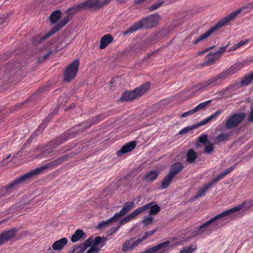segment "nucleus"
<instances>
[{
  "label": "nucleus",
  "mask_w": 253,
  "mask_h": 253,
  "mask_svg": "<svg viewBox=\"0 0 253 253\" xmlns=\"http://www.w3.org/2000/svg\"><path fill=\"white\" fill-rule=\"evenodd\" d=\"M253 206V199L245 201L233 208L222 212L215 215L209 220L201 225L204 234H210L212 231L215 230L219 224L224 220L228 218L235 219L239 214V211L242 209H248Z\"/></svg>",
  "instance_id": "obj_1"
},
{
  "label": "nucleus",
  "mask_w": 253,
  "mask_h": 253,
  "mask_svg": "<svg viewBox=\"0 0 253 253\" xmlns=\"http://www.w3.org/2000/svg\"><path fill=\"white\" fill-rule=\"evenodd\" d=\"M242 67L243 65L241 63L235 64L229 69L223 71L220 74L207 80L199 85L194 86L192 88V90L193 91L203 90L207 87H211L219 84L228 77L237 72Z\"/></svg>",
  "instance_id": "obj_2"
},
{
  "label": "nucleus",
  "mask_w": 253,
  "mask_h": 253,
  "mask_svg": "<svg viewBox=\"0 0 253 253\" xmlns=\"http://www.w3.org/2000/svg\"><path fill=\"white\" fill-rule=\"evenodd\" d=\"M247 7L243 6L240 8H239L235 11H234L227 16H226L222 20H220L219 22H218L215 25H214L213 27L210 28L208 31L205 32L204 34L201 35L199 37H198L196 40H193L191 42L195 45L197 43L201 42L202 41L207 39L209 37H210L214 31L219 29L222 27L227 24L230 21L233 19L237 15H238L243 10Z\"/></svg>",
  "instance_id": "obj_3"
},
{
  "label": "nucleus",
  "mask_w": 253,
  "mask_h": 253,
  "mask_svg": "<svg viewBox=\"0 0 253 253\" xmlns=\"http://www.w3.org/2000/svg\"><path fill=\"white\" fill-rule=\"evenodd\" d=\"M160 16L158 13H154L147 17L143 18L131 25L127 30L124 31L123 34L126 36L129 33L135 32L142 28H153L157 25Z\"/></svg>",
  "instance_id": "obj_4"
},
{
  "label": "nucleus",
  "mask_w": 253,
  "mask_h": 253,
  "mask_svg": "<svg viewBox=\"0 0 253 253\" xmlns=\"http://www.w3.org/2000/svg\"><path fill=\"white\" fill-rule=\"evenodd\" d=\"M48 168L47 166H44L39 168H37L35 169L27 172L20 176L14 181L12 182L8 186L6 187L2 188L0 192V197L4 195H7L10 193L12 189L17 184L22 182L35 175H38L42 173L45 169Z\"/></svg>",
  "instance_id": "obj_5"
},
{
  "label": "nucleus",
  "mask_w": 253,
  "mask_h": 253,
  "mask_svg": "<svg viewBox=\"0 0 253 253\" xmlns=\"http://www.w3.org/2000/svg\"><path fill=\"white\" fill-rule=\"evenodd\" d=\"M149 84L146 83L130 92H125L121 98L122 101H129L142 96L148 89Z\"/></svg>",
  "instance_id": "obj_6"
},
{
  "label": "nucleus",
  "mask_w": 253,
  "mask_h": 253,
  "mask_svg": "<svg viewBox=\"0 0 253 253\" xmlns=\"http://www.w3.org/2000/svg\"><path fill=\"white\" fill-rule=\"evenodd\" d=\"M105 239L100 237H96L94 239L92 237H89L84 243L85 247L91 246L86 253H94L98 252L104 245Z\"/></svg>",
  "instance_id": "obj_7"
},
{
  "label": "nucleus",
  "mask_w": 253,
  "mask_h": 253,
  "mask_svg": "<svg viewBox=\"0 0 253 253\" xmlns=\"http://www.w3.org/2000/svg\"><path fill=\"white\" fill-rule=\"evenodd\" d=\"M80 61L78 59L74 60L67 66L64 73V80L70 82L74 79L78 72Z\"/></svg>",
  "instance_id": "obj_8"
},
{
  "label": "nucleus",
  "mask_w": 253,
  "mask_h": 253,
  "mask_svg": "<svg viewBox=\"0 0 253 253\" xmlns=\"http://www.w3.org/2000/svg\"><path fill=\"white\" fill-rule=\"evenodd\" d=\"M169 241H166L147 250L148 253H167L171 249Z\"/></svg>",
  "instance_id": "obj_9"
},
{
  "label": "nucleus",
  "mask_w": 253,
  "mask_h": 253,
  "mask_svg": "<svg viewBox=\"0 0 253 253\" xmlns=\"http://www.w3.org/2000/svg\"><path fill=\"white\" fill-rule=\"evenodd\" d=\"M150 204H147L141 207H140L136 209L135 211H134L129 214L127 215L126 217H125L124 218L122 219L119 222H118L120 226H121L122 224H125L130 221L132 219H134L139 214L145 211V210H148Z\"/></svg>",
  "instance_id": "obj_10"
},
{
  "label": "nucleus",
  "mask_w": 253,
  "mask_h": 253,
  "mask_svg": "<svg viewBox=\"0 0 253 253\" xmlns=\"http://www.w3.org/2000/svg\"><path fill=\"white\" fill-rule=\"evenodd\" d=\"M150 204H147L141 207H140L136 209L135 211H134L129 214L127 215L126 217H125L124 218L122 219L119 222H118L120 226H121L122 224H125L130 221L132 219H134L139 214L145 211V210H148Z\"/></svg>",
  "instance_id": "obj_11"
},
{
  "label": "nucleus",
  "mask_w": 253,
  "mask_h": 253,
  "mask_svg": "<svg viewBox=\"0 0 253 253\" xmlns=\"http://www.w3.org/2000/svg\"><path fill=\"white\" fill-rule=\"evenodd\" d=\"M245 117L244 113L235 114L227 119L226 126L228 129L237 126Z\"/></svg>",
  "instance_id": "obj_12"
},
{
  "label": "nucleus",
  "mask_w": 253,
  "mask_h": 253,
  "mask_svg": "<svg viewBox=\"0 0 253 253\" xmlns=\"http://www.w3.org/2000/svg\"><path fill=\"white\" fill-rule=\"evenodd\" d=\"M142 242V240L131 239L126 241L124 243L122 247V251L124 252H127L134 249Z\"/></svg>",
  "instance_id": "obj_13"
},
{
  "label": "nucleus",
  "mask_w": 253,
  "mask_h": 253,
  "mask_svg": "<svg viewBox=\"0 0 253 253\" xmlns=\"http://www.w3.org/2000/svg\"><path fill=\"white\" fill-rule=\"evenodd\" d=\"M88 9V5L87 2L85 1L82 2L80 3L74 5L73 6L69 8L66 10V13H69V15L75 14L76 12L85 9Z\"/></svg>",
  "instance_id": "obj_14"
},
{
  "label": "nucleus",
  "mask_w": 253,
  "mask_h": 253,
  "mask_svg": "<svg viewBox=\"0 0 253 253\" xmlns=\"http://www.w3.org/2000/svg\"><path fill=\"white\" fill-rule=\"evenodd\" d=\"M134 205V202H126L123 206L122 209L119 212H116L114 215L117 219L128 212Z\"/></svg>",
  "instance_id": "obj_15"
},
{
  "label": "nucleus",
  "mask_w": 253,
  "mask_h": 253,
  "mask_svg": "<svg viewBox=\"0 0 253 253\" xmlns=\"http://www.w3.org/2000/svg\"><path fill=\"white\" fill-rule=\"evenodd\" d=\"M226 48H220L215 52H211L206 56L207 62L208 64L211 63L213 61L218 59L221 55L225 51Z\"/></svg>",
  "instance_id": "obj_16"
},
{
  "label": "nucleus",
  "mask_w": 253,
  "mask_h": 253,
  "mask_svg": "<svg viewBox=\"0 0 253 253\" xmlns=\"http://www.w3.org/2000/svg\"><path fill=\"white\" fill-rule=\"evenodd\" d=\"M15 235V231L10 230L2 233L0 234V245L3 244L5 242L9 240Z\"/></svg>",
  "instance_id": "obj_17"
},
{
  "label": "nucleus",
  "mask_w": 253,
  "mask_h": 253,
  "mask_svg": "<svg viewBox=\"0 0 253 253\" xmlns=\"http://www.w3.org/2000/svg\"><path fill=\"white\" fill-rule=\"evenodd\" d=\"M72 19V16L69 15L66 17H64L61 21L54 26L52 29V33L55 34L56 32L59 31L62 27H63L67 23Z\"/></svg>",
  "instance_id": "obj_18"
},
{
  "label": "nucleus",
  "mask_w": 253,
  "mask_h": 253,
  "mask_svg": "<svg viewBox=\"0 0 253 253\" xmlns=\"http://www.w3.org/2000/svg\"><path fill=\"white\" fill-rule=\"evenodd\" d=\"M54 34V33H52V30H51L47 33L45 34L44 35H37L33 37L32 39V42L33 44H36L42 42L43 41L47 39L49 37L51 36Z\"/></svg>",
  "instance_id": "obj_19"
},
{
  "label": "nucleus",
  "mask_w": 253,
  "mask_h": 253,
  "mask_svg": "<svg viewBox=\"0 0 253 253\" xmlns=\"http://www.w3.org/2000/svg\"><path fill=\"white\" fill-rule=\"evenodd\" d=\"M136 146V143L134 141H132L124 145L122 148L117 152V155L121 156L122 155L127 153L132 150Z\"/></svg>",
  "instance_id": "obj_20"
},
{
  "label": "nucleus",
  "mask_w": 253,
  "mask_h": 253,
  "mask_svg": "<svg viewBox=\"0 0 253 253\" xmlns=\"http://www.w3.org/2000/svg\"><path fill=\"white\" fill-rule=\"evenodd\" d=\"M68 240L66 238H62L55 241L52 245L53 250L55 251H61L64 246L67 245Z\"/></svg>",
  "instance_id": "obj_21"
},
{
  "label": "nucleus",
  "mask_w": 253,
  "mask_h": 253,
  "mask_svg": "<svg viewBox=\"0 0 253 253\" xmlns=\"http://www.w3.org/2000/svg\"><path fill=\"white\" fill-rule=\"evenodd\" d=\"M113 37L110 34L104 35L100 39L99 47H106L113 41Z\"/></svg>",
  "instance_id": "obj_22"
},
{
  "label": "nucleus",
  "mask_w": 253,
  "mask_h": 253,
  "mask_svg": "<svg viewBox=\"0 0 253 253\" xmlns=\"http://www.w3.org/2000/svg\"><path fill=\"white\" fill-rule=\"evenodd\" d=\"M183 168V165L182 164L179 162L175 163L171 166L169 173L174 177Z\"/></svg>",
  "instance_id": "obj_23"
},
{
  "label": "nucleus",
  "mask_w": 253,
  "mask_h": 253,
  "mask_svg": "<svg viewBox=\"0 0 253 253\" xmlns=\"http://www.w3.org/2000/svg\"><path fill=\"white\" fill-rule=\"evenodd\" d=\"M221 112L222 111L221 110L216 111L213 114L209 116L203 121H201L199 124H197L196 125L198 126V127L199 126H204L206 125V124L210 122L211 120L216 119V117L221 113Z\"/></svg>",
  "instance_id": "obj_24"
},
{
  "label": "nucleus",
  "mask_w": 253,
  "mask_h": 253,
  "mask_svg": "<svg viewBox=\"0 0 253 253\" xmlns=\"http://www.w3.org/2000/svg\"><path fill=\"white\" fill-rule=\"evenodd\" d=\"M168 33V30L167 29L162 30L157 34L153 36L151 38V42L152 43H155L157 41H159L160 39L162 38L163 37L167 36Z\"/></svg>",
  "instance_id": "obj_25"
},
{
  "label": "nucleus",
  "mask_w": 253,
  "mask_h": 253,
  "mask_svg": "<svg viewBox=\"0 0 253 253\" xmlns=\"http://www.w3.org/2000/svg\"><path fill=\"white\" fill-rule=\"evenodd\" d=\"M118 219L116 217H115V215H113V217H111L109 219L106 221H102L98 223L97 225V228L98 229H102L107 227L109 225L113 224L114 222H116Z\"/></svg>",
  "instance_id": "obj_26"
},
{
  "label": "nucleus",
  "mask_w": 253,
  "mask_h": 253,
  "mask_svg": "<svg viewBox=\"0 0 253 253\" xmlns=\"http://www.w3.org/2000/svg\"><path fill=\"white\" fill-rule=\"evenodd\" d=\"M84 235V233L81 229L77 230L71 237V240L72 242H76L81 240Z\"/></svg>",
  "instance_id": "obj_27"
},
{
  "label": "nucleus",
  "mask_w": 253,
  "mask_h": 253,
  "mask_svg": "<svg viewBox=\"0 0 253 253\" xmlns=\"http://www.w3.org/2000/svg\"><path fill=\"white\" fill-rule=\"evenodd\" d=\"M214 182H214V180H213L210 183L205 185L204 187L200 188L195 198H199L203 196L205 194L206 192L212 185Z\"/></svg>",
  "instance_id": "obj_28"
},
{
  "label": "nucleus",
  "mask_w": 253,
  "mask_h": 253,
  "mask_svg": "<svg viewBox=\"0 0 253 253\" xmlns=\"http://www.w3.org/2000/svg\"><path fill=\"white\" fill-rule=\"evenodd\" d=\"M100 0H87L85 2H87L88 5V9H91L93 11L97 10V7L100 3Z\"/></svg>",
  "instance_id": "obj_29"
},
{
  "label": "nucleus",
  "mask_w": 253,
  "mask_h": 253,
  "mask_svg": "<svg viewBox=\"0 0 253 253\" xmlns=\"http://www.w3.org/2000/svg\"><path fill=\"white\" fill-rule=\"evenodd\" d=\"M61 17V11L56 10L51 13L49 16V19L52 23H55Z\"/></svg>",
  "instance_id": "obj_30"
},
{
  "label": "nucleus",
  "mask_w": 253,
  "mask_h": 253,
  "mask_svg": "<svg viewBox=\"0 0 253 253\" xmlns=\"http://www.w3.org/2000/svg\"><path fill=\"white\" fill-rule=\"evenodd\" d=\"M174 177L173 175L169 173L164 178L162 182L161 187L163 189L167 188L171 182L172 178Z\"/></svg>",
  "instance_id": "obj_31"
},
{
  "label": "nucleus",
  "mask_w": 253,
  "mask_h": 253,
  "mask_svg": "<svg viewBox=\"0 0 253 253\" xmlns=\"http://www.w3.org/2000/svg\"><path fill=\"white\" fill-rule=\"evenodd\" d=\"M158 174L159 172L156 170L150 171L146 173L145 178L149 181H152L157 177Z\"/></svg>",
  "instance_id": "obj_32"
},
{
  "label": "nucleus",
  "mask_w": 253,
  "mask_h": 253,
  "mask_svg": "<svg viewBox=\"0 0 253 253\" xmlns=\"http://www.w3.org/2000/svg\"><path fill=\"white\" fill-rule=\"evenodd\" d=\"M197 157V153L193 149H190L187 153V161L188 163H193Z\"/></svg>",
  "instance_id": "obj_33"
},
{
  "label": "nucleus",
  "mask_w": 253,
  "mask_h": 253,
  "mask_svg": "<svg viewBox=\"0 0 253 253\" xmlns=\"http://www.w3.org/2000/svg\"><path fill=\"white\" fill-rule=\"evenodd\" d=\"M236 85L231 84L220 91L219 93L220 95H228L233 92V89Z\"/></svg>",
  "instance_id": "obj_34"
},
{
  "label": "nucleus",
  "mask_w": 253,
  "mask_h": 253,
  "mask_svg": "<svg viewBox=\"0 0 253 253\" xmlns=\"http://www.w3.org/2000/svg\"><path fill=\"white\" fill-rule=\"evenodd\" d=\"M235 166H232L231 167L228 169H227L221 173L219 175H218L217 177H216L214 179V182H217L220 179L222 178L223 177H224L226 174L230 173L231 171L233 170V169L235 168Z\"/></svg>",
  "instance_id": "obj_35"
},
{
  "label": "nucleus",
  "mask_w": 253,
  "mask_h": 253,
  "mask_svg": "<svg viewBox=\"0 0 253 253\" xmlns=\"http://www.w3.org/2000/svg\"><path fill=\"white\" fill-rule=\"evenodd\" d=\"M192 234V236L196 238H201L205 236L201 226L194 228Z\"/></svg>",
  "instance_id": "obj_36"
},
{
  "label": "nucleus",
  "mask_w": 253,
  "mask_h": 253,
  "mask_svg": "<svg viewBox=\"0 0 253 253\" xmlns=\"http://www.w3.org/2000/svg\"><path fill=\"white\" fill-rule=\"evenodd\" d=\"M253 81V72L250 73L242 81L241 84L244 85L249 84Z\"/></svg>",
  "instance_id": "obj_37"
},
{
  "label": "nucleus",
  "mask_w": 253,
  "mask_h": 253,
  "mask_svg": "<svg viewBox=\"0 0 253 253\" xmlns=\"http://www.w3.org/2000/svg\"><path fill=\"white\" fill-rule=\"evenodd\" d=\"M229 135L228 134L222 133L217 136L215 139V143H219L226 141Z\"/></svg>",
  "instance_id": "obj_38"
},
{
  "label": "nucleus",
  "mask_w": 253,
  "mask_h": 253,
  "mask_svg": "<svg viewBox=\"0 0 253 253\" xmlns=\"http://www.w3.org/2000/svg\"><path fill=\"white\" fill-rule=\"evenodd\" d=\"M195 13V11L193 9H190L182 14L181 16L184 18V19L186 20L190 19Z\"/></svg>",
  "instance_id": "obj_39"
},
{
  "label": "nucleus",
  "mask_w": 253,
  "mask_h": 253,
  "mask_svg": "<svg viewBox=\"0 0 253 253\" xmlns=\"http://www.w3.org/2000/svg\"><path fill=\"white\" fill-rule=\"evenodd\" d=\"M211 102V100L203 102L198 104L196 107L193 108L195 113L197 111L201 110L208 106V105Z\"/></svg>",
  "instance_id": "obj_40"
},
{
  "label": "nucleus",
  "mask_w": 253,
  "mask_h": 253,
  "mask_svg": "<svg viewBox=\"0 0 253 253\" xmlns=\"http://www.w3.org/2000/svg\"><path fill=\"white\" fill-rule=\"evenodd\" d=\"M197 127H198V126H197L196 125H193L192 126H189L185 127L179 131V134H185V133H186L188 132H189V131L192 130L193 129H195Z\"/></svg>",
  "instance_id": "obj_41"
},
{
  "label": "nucleus",
  "mask_w": 253,
  "mask_h": 253,
  "mask_svg": "<svg viewBox=\"0 0 253 253\" xmlns=\"http://www.w3.org/2000/svg\"><path fill=\"white\" fill-rule=\"evenodd\" d=\"M196 249V246L192 245L189 247L183 248L180 251L179 253H192Z\"/></svg>",
  "instance_id": "obj_42"
},
{
  "label": "nucleus",
  "mask_w": 253,
  "mask_h": 253,
  "mask_svg": "<svg viewBox=\"0 0 253 253\" xmlns=\"http://www.w3.org/2000/svg\"><path fill=\"white\" fill-rule=\"evenodd\" d=\"M150 204V207L148 209H150V213L152 214H155L157 213H158L160 211V207L157 205H154L152 206H151V204Z\"/></svg>",
  "instance_id": "obj_43"
},
{
  "label": "nucleus",
  "mask_w": 253,
  "mask_h": 253,
  "mask_svg": "<svg viewBox=\"0 0 253 253\" xmlns=\"http://www.w3.org/2000/svg\"><path fill=\"white\" fill-rule=\"evenodd\" d=\"M84 248L80 246L74 248L71 251L68 253H84Z\"/></svg>",
  "instance_id": "obj_44"
},
{
  "label": "nucleus",
  "mask_w": 253,
  "mask_h": 253,
  "mask_svg": "<svg viewBox=\"0 0 253 253\" xmlns=\"http://www.w3.org/2000/svg\"><path fill=\"white\" fill-rule=\"evenodd\" d=\"M213 150V145L210 143H207L205 144V152L206 153H210Z\"/></svg>",
  "instance_id": "obj_45"
},
{
  "label": "nucleus",
  "mask_w": 253,
  "mask_h": 253,
  "mask_svg": "<svg viewBox=\"0 0 253 253\" xmlns=\"http://www.w3.org/2000/svg\"><path fill=\"white\" fill-rule=\"evenodd\" d=\"M121 226L118 223H117L116 226L113 227L110 230L107 232V235L108 236L111 235L113 233L115 232Z\"/></svg>",
  "instance_id": "obj_46"
},
{
  "label": "nucleus",
  "mask_w": 253,
  "mask_h": 253,
  "mask_svg": "<svg viewBox=\"0 0 253 253\" xmlns=\"http://www.w3.org/2000/svg\"><path fill=\"white\" fill-rule=\"evenodd\" d=\"M249 40H245L244 41H241L240 42L235 44L233 47H240L242 46L246 45V43L249 42Z\"/></svg>",
  "instance_id": "obj_47"
},
{
  "label": "nucleus",
  "mask_w": 253,
  "mask_h": 253,
  "mask_svg": "<svg viewBox=\"0 0 253 253\" xmlns=\"http://www.w3.org/2000/svg\"><path fill=\"white\" fill-rule=\"evenodd\" d=\"M153 218L150 216L145 217L143 219L142 222L144 225H147L150 224L153 221Z\"/></svg>",
  "instance_id": "obj_48"
},
{
  "label": "nucleus",
  "mask_w": 253,
  "mask_h": 253,
  "mask_svg": "<svg viewBox=\"0 0 253 253\" xmlns=\"http://www.w3.org/2000/svg\"><path fill=\"white\" fill-rule=\"evenodd\" d=\"M156 231V230H153L149 232H146L145 234L142 237L140 240H142V241L145 240L148 236L153 235Z\"/></svg>",
  "instance_id": "obj_49"
},
{
  "label": "nucleus",
  "mask_w": 253,
  "mask_h": 253,
  "mask_svg": "<svg viewBox=\"0 0 253 253\" xmlns=\"http://www.w3.org/2000/svg\"><path fill=\"white\" fill-rule=\"evenodd\" d=\"M163 2H158L155 4H153L150 8H149V11H152L153 10H155L157 9H158L159 7H160Z\"/></svg>",
  "instance_id": "obj_50"
},
{
  "label": "nucleus",
  "mask_w": 253,
  "mask_h": 253,
  "mask_svg": "<svg viewBox=\"0 0 253 253\" xmlns=\"http://www.w3.org/2000/svg\"><path fill=\"white\" fill-rule=\"evenodd\" d=\"M112 0H103L101 1H100V4H99L98 6L97 7V10H98L99 8L102 7L106 4H108L110 1Z\"/></svg>",
  "instance_id": "obj_51"
},
{
  "label": "nucleus",
  "mask_w": 253,
  "mask_h": 253,
  "mask_svg": "<svg viewBox=\"0 0 253 253\" xmlns=\"http://www.w3.org/2000/svg\"><path fill=\"white\" fill-rule=\"evenodd\" d=\"M8 16V14L5 13L1 16H0V25L2 24L7 19Z\"/></svg>",
  "instance_id": "obj_52"
},
{
  "label": "nucleus",
  "mask_w": 253,
  "mask_h": 253,
  "mask_svg": "<svg viewBox=\"0 0 253 253\" xmlns=\"http://www.w3.org/2000/svg\"><path fill=\"white\" fill-rule=\"evenodd\" d=\"M194 113H195V111H194V109H192L191 110H189V111H187L186 112H185L183 114H182L181 115L180 117L181 118H184V117H186L187 116L191 115L193 114Z\"/></svg>",
  "instance_id": "obj_53"
},
{
  "label": "nucleus",
  "mask_w": 253,
  "mask_h": 253,
  "mask_svg": "<svg viewBox=\"0 0 253 253\" xmlns=\"http://www.w3.org/2000/svg\"><path fill=\"white\" fill-rule=\"evenodd\" d=\"M207 139V136L206 135H203L199 137V140L202 143H203L205 144V141Z\"/></svg>",
  "instance_id": "obj_54"
},
{
  "label": "nucleus",
  "mask_w": 253,
  "mask_h": 253,
  "mask_svg": "<svg viewBox=\"0 0 253 253\" xmlns=\"http://www.w3.org/2000/svg\"><path fill=\"white\" fill-rule=\"evenodd\" d=\"M249 121L250 122H253V103L251 105V111L249 117Z\"/></svg>",
  "instance_id": "obj_55"
},
{
  "label": "nucleus",
  "mask_w": 253,
  "mask_h": 253,
  "mask_svg": "<svg viewBox=\"0 0 253 253\" xmlns=\"http://www.w3.org/2000/svg\"><path fill=\"white\" fill-rule=\"evenodd\" d=\"M45 125L44 123L42 124L38 127V129L42 130L45 127Z\"/></svg>",
  "instance_id": "obj_56"
},
{
  "label": "nucleus",
  "mask_w": 253,
  "mask_h": 253,
  "mask_svg": "<svg viewBox=\"0 0 253 253\" xmlns=\"http://www.w3.org/2000/svg\"><path fill=\"white\" fill-rule=\"evenodd\" d=\"M194 35H195V34H194V33H193V34H190V35H189V36L187 37V38L186 40H191V39H192V37L194 36Z\"/></svg>",
  "instance_id": "obj_57"
},
{
  "label": "nucleus",
  "mask_w": 253,
  "mask_h": 253,
  "mask_svg": "<svg viewBox=\"0 0 253 253\" xmlns=\"http://www.w3.org/2000/svg\"><path fill=\"white\" fill-rule=\"evenodd\" d=\"M230 45V42H228L225 45H222V46H220V47H227Z\"/></svg>",
  "instance_id": "obj_58"
},
{
  "label": "nucleus",
  "mask_w": 253,
  "mask_h": 253,
  "mask_svg": "<svg viewBox=\"0 0 253 253\" xmlns=\"http://www.w3.org/2000/svg\"><path fill=\"white\" fill-rule=\"evenodd\" d=\"M211 48H207L205 51H203V52H200L199 54H203L204 53H205V52H207L209 51V49H210Z\"/></svg>",
  "instance_id": "obj_59"
},
{
  "label": "nucleus",
  "mask_w": 253,
  "mask_h": 253,
  "mask_svg": "<svg viewBox=\"0 0 253 253\" xmlns=\"http://www.w3.org/2000/svg\"><path fill=\"white\" fill-rule=\"evenodd\" d=\"M169 2H174L175 0H168Z\"/></svg>",
  "instance_id": "obj_60"
},
{
  "label": "nucleus",
  "mask_w": 253,
  "mask_h": 253,
  "mask_svg": "<svg viewBox=\"0 0 253 253\" xmlns=\"http://www.w3.org/2000/svg\"><path fill=\"white\" fill-rule=\"evenodd\" d=\"M117 1H119L120 2H124V0H118Z\"/></svg>",
  "instance_id": "obj_61"
},
{
  "label": "nucleus",
  "mask_w": 253,
  "mask_h": 253,
  "mask_svg": "<svg viewBox=\"0 0 253 253\" xmlns=\"http://www.w3.org/2000/svg\"><path fill=\"white\" fill-rule=\"evenodd\" d=\"M141 253H148L147 251H145L144 252H142Z\"/></svg>",
  "instance_id": "obj_62"
},
{
  "label": "nucleus",
  "mask_w": 253,
  "mask_h": 253,
  "mask_svg": "<svg viewBox=\"0 0 253 253\" xmlns=\"http://www.w3.org/2000/svg\"><path fill=\"white\" fill-rule=\"evenodd\" d=\"M211 47L213 48V47H214L213 46H212Z\"/></svg>",
  "instance_id": "obj_63"
},
{
  "label": "nucleus",
  "mask_w": 253,
  "mask_h": 253,
  "mask_svg": "<svg viewBox=\"0 0 253 253\" xmlns=\"http://www.w3.org/2000/svg\"><path fill=\"white\" fill-rule=\"evenodd\" d=\"M231 50H231V49H230L229 50V51H231Z\"/></svg>",
  "instance_id": "obj_64"
}]
</instances>
